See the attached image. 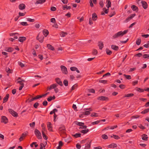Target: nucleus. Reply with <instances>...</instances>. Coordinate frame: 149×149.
Wrapping results in <instances>:
<instances>
[{"label": "nucleus", "instance_id": "obj_23", "mask_svg": "<svg viewBox=\"0 0 149 149\" xmlns=\"http://www.w3.org/2000/svg\"><path fill=\"white\" fill-rule=\"evenodd\" d=\"M13 50V49L11 47H6L5 49V51L9 52H12Z\"/></svg>", "mask_w": 149, "mask_h": 149}, {"label": "nucleus", "instance_id": "obj_59", "mask_svg": "<svg viewBox=\"0 0 149 149\" xmlns=\"http://www.w3.org/2000/svg\"><path fill=\"white\" fill-rule=\"evenodd\" d=\"M119 87L121 89H123L125 88V86L123 84H120L119 85Z\"/></svg>", "mask_w": 149, "mask_h": 149}, {"label": "nucleus", "instance_id": "obj_53", "mask_svg": "<svg viewBox=\"0 0 149 149\" xmlns=\"http://www.w3.org/2000/svg\"><path fill=\"white\" fill-rule=\"evenodd\" d=\"M50 22H51L53 23H56V21L54 18H52L50 19Z\"/></svg>", "mask_w": 149, "mask_h": 149}, {"label": "nucleus", "instance_id": "obj_12", "mask_svg": "<svg viewBox=\"0 0 149 149\" xmlns=\"http://www.w3.org/2000/svg\"><path fill=\"white\" fill-rule=\"evenodd\" d=\"M117 146V144L114 143H112L108 146V147L110 148H115Z\"/></svg>", "mask_w": 149, "mask_h": 149}, {"label": "nucleus", "instance_id": "obj_43", "mask_svg": "<svg viewBox=\"0 0 149 149\" xmlns=\"http://www.w3.org/2000/svg\"><path fill=\"white\" fill-rule=\"evenodd\" d=\"M100 121H101V120H97L96 121L92 122L91 123V124L92 125L97 124H98Z\"/></svg>", "mask_w": 149, "mask_h": 149}, {"label": "nucleus", "instance_id": "obj_34", "mask_svg": "<svg viewBox=\"0 0 149 149\" xmlns=\"http://www.w3.org/2000/svg\"><path fill=\"white\" fill-rule=\"evenodd\" d=\"M67 34V33L64 32H62L60 33V35L61 37H64Z\"/></svg>", "mask_w": 149, "mask_h": 149}, {"label": "nucleus", "instance_id": "obj_60", "mask_svg": "<svg viewBox=\"0 0 149 149\" xmlns=\"http://www.w3.org/2000/svg\"><path fill=\"white\" fill-rule=\"evenodd\" d=\"M35 122H33L32 123H30L29 125L31 127H34L35 125Z\"/></svg>", "mask_w": 149, "mask_h": 149}, {"label": "nucleus", "instance_id": "obj_35", "mask_svg": "<svg viewBox=\"0 0 149 149\" xmlns=\"http://www.w3.org/2000/svg\"><path fill=\"white\" fill-rule=\"evenodd\" d=\"M149 112V108L141 112V113L142 114H145Z\"/></svg>", "mask_w": 149, "mask_h": 149}, {"label": "nucleus", "instance_id": "obj_14", "mask_svg": "<svg viewBox=\"0 0 149 149\" xmlns=\"http://www.w3.org/2000/svg\"><path fill=\"white\" fill-rule=\"evenodd\" d=\"M9 94H7L6 96L3 98V103H4L7 102L9 98Z\"/></svg>", "mask_w": 149, "mask_h": 149}, {"label": "nucleus", "instance_id": "obj_50", "mask_svg": "<svg viewBox=\"0 0 149 149\" xmlns=\"http://www.w3.org/2000/svg\"><path fill=\"white\" fill-rule=\"evenodd\" d=\"M27 20L29 22H33L35 21V19L30 18H28L27 19Z\"/></svg>", "mask_w": 149, "mask_h": 149}, {"label": "nucleus", "instance_id": "obj_28", "mask_svg": "<svg viewBox=\"0 0 149 149\" xmlns=\"http://www.w3.org/2000/svg\"><path fill=\"white\" fill-rule=\"evenodd\" d=\"M47 46L49 49L51 50H54V47L52 45L49 44H47Z\"/></svg>", "mask_w": 149, "mask_h": 149}, {"label": "nucleus", "instance_id": "obj_61", "mask_svg": "<svg viewBox=\"0 0 149 149\" xmlns=\"http://www.w3.org/2000/svg\"><path fill=\"white\" fill-rule=\"evenodd\" d=\"M18 64L22 67H23L24 66V64L21 62L19 61L18 62Z\"/></svg>", "mask_w": 149, "mask_h": 149}, {"label": "nucleus", "instance_id": "obj_32", "mask_svg": "<svg viewBox=\"0 0 149 149\" xmlns=\"http://www.w3.org/2000/svg\"><path fill=\"white\" fill-rule=\"evenodd\" d=\"M75 124L76 125L81 126H83L84 124V123H83L80 122L78 121H76Z\"/></svg>", "mask_w": 149, "mask_h": 149}, {"label": "nucleus", "instance_id": "obj_51", "mask_svg": "<svg viewBox=\"0 0 149 149\" xmlns=\"http://www.w3.org/2000/svg\"><path fill=\"white\" fill-rule=\"evenodd\" d=\"M97 53V51L96 49H94L92 52V54L94 55H96Z\"/></svg>", "mask_w": 149, "mask_h": 149}, {"label": "nucleus", "instance_id": "obj_29", "mask_svg": "<svg viewBox=\"0 0 149 149\" xmlns=\"http://www.w3.org/2000/svg\"><path fill=\"white\" fill-rule=\"evenodd\" d=\"M89 131L88 129L82 130L80 132L84 134L87 133Z\"/></svg>", "mask_w": 149, "mask_h": 149}, {"label": "nucleus", "instance_id": "obj_37", "mask_svg": "<svg viewBox=\"0 0 149 149\" xmlns=\"http://www.w3.org/2000/svg\"><path fill=\"white\" fill-rule=\"evenodd\" d=\"M38 36H37V38L38 39V40H39V42L41 43L43 41L44 37L42 36L40 38H38Z\"/></svg>", "mask_w": 149, "mask_h": 149}, {"label": "nucleus", "instance_id": "obj_56", "mask_svg": "<svg viewBox=\"0 0 149 149\" xmlns=\"http://www.w3.org/2000/svg\"><path fill=\"white\" fill-rule=\"evenodd\" d=\"M139 127L142 130H144L145 129V127L143 126L142 125L140 124L139 126Z\"/></svg>", "mask_w": 149, "mask_h": 149}, {"label": "nucleus", "instance_id": "obj_41", "mask_svg": "<svg viewBox=\"0 0 149 149\" xmlns=\"http://www.w3.org/2000/svg\"><path fill=\"white\" fill-rule=\"evenodd\" d=\"M83 114L85 115H88L90 114V112L89 111H86L85 112H83Z\"/></svg>", "mask_w": 149, "mask_h": 149}, {"label": "nucleus", "instance_id": "obj_44", "mask_svg": "<svg viewBox=\"0 0 149 149\" xmlns=\"http://www.w3.org/2000/svg\"><path fill=\"white\" fill-rule=\"evenodd\" d=\"M81 136V134L80 133H76L74 135V136L76 138L80 137Z\"/></svg>", "mask_w": 149, "mask_h": 149}, {"label": "nucleus", "instance_id": "obj_25", "mask_svg": "<svg viewBox=\"0 0 149 149\" xmlns=\"http://www.w3.org/2000/svg\"><path fill=\"white\" fill-rule=\"evenodd\" d=\"M134 95V94L133 93H129V94H127L125 95H124V96L123 97H132Z\"/></svg>", "mask_w": 149, "mask_h": 149}, {"label": "nucleus", "instance_id": "obj_10", "mask_svg": "<svg viewBox=\"0 0 149 149\" xmlns=\"http://www.w3.org/2000/svg\"><path fill=\"white\" fill-rule=\"evenodd\" d=\"M55 80L57 83L59 84L61 86H63L62 82L61 81L60 79L57 78L55 79Z\"/></svg>", "mask_w": 149, "mask_h": 149}, {"label": "nucleus", "instance_id": "obj_27", "mask_svg": "<svg viewBox=\"0 0 149 149\" xmlns=\"http://www.w3.org/2000/svg\"><path fill=\"white\" fill-rule=\"evenodd\" d=\"M63 143L62 141H60L58 143V146L57 148V149H61V147L63 146Z\"/></svg>", "mask_w": 149, "mask_h": 149}, {"label": "nucleus", "instance_id": "obj_3", "mask_svg": "<svg viewBox=\"0 0 149 149\" xmlns=\"http://www.w3.org/2000/svg\"><path fill=\"white\" fill-rule=\"evenodd\" d=\"M34 133L35 135L38 139H42V136L41 132L38 129H36L35 130Z\"/></svg>", "mask_w": 149, "mask_h": 149}, {"label": "nucleus", "instance_id": "obj_4", "mask_svg": "<svg viewBox=\"0 0 149 149\" xmlns=\"http://www.w3.org/2000/svg\"><path fill=\"white\" fill-rule=\"evenodd\" d=\"M61 70L63 74H68V72L66 68L64 65H61L60 66Z\"/></svg>", "mask_w": 149, "mask_h": 149}, {"label": "nucleus", "instance_id": "obj_7", "mask_svg": "<svg viewBox=\"0 0 149 149\" xmlns=\"http://www.w3.org/2000/svg\"><path fill=\"white\" fill-rule=\"evenodd\" d=\"M91 141H88L85 144V146L84 149H89L91 147Z\"/></svg>", "mask_w": 149, "mask_h": 149}, {"label": "nucleus", "instance_id": "obj_63", "mask_svg": "<svg viewBox=\"0 0 149 149\" xmlns=\"http://www.w3.org/2000/svg\"><path fill=\"white\" fill-rule=\"evenodd\" d=\"M131 19V18L129 16L126 18V19L125 20V22H129Z\"/></svg>", "mask_w": 149, "mask_h": 149}, {"label": "nucleus", "instance_id": "obj_13", "mask_svg": "<svg viewBox=\"0 0 149 149\" xmlns=\"http://www.w3.org/2000/svg\"><path fill=\"white\" fill-rule=\"evenodd\" d=\"M98 46L99 47L100 49H102L104 47V45L102 42H99L98 43Z\"/></svg>", "mask_w": 149, "mask_h": 149}, {"label": "nucleus", "instance_id": "obj_9", "mask_svg": "<svg viewBox=\"0 0 149 149\" xmlns=\"http://www.w3.org/2000/svg\"><path fill=\"white\" fill-rule=\"evenodd\" d=\"M97 99L100 100H108V98L106 97L100 96L98 97Z\"/></svg>", "mask_w": 149, "mask_h": 149}, {"label": "nucleus", "instance_id": "obj_16", "mask_svg": "<svg viewBox=\"0 0 149 149\" xmlns=\"http://www.w3.org/2000/svg\"><path fill=\"white\" fill-rule=\"evenodd\" d=\"M97 18V15L95 13H93L92 15V19L93 20L95 21Z\"/></svg>", "mask_w": 149, "mask_h": 149}, {"label": "nucleus", "instance_id": "obj_6", "mask_svg": "<svg viewBox=\"0 0 149 149\" xmlns=\"http://www.w3.org/2000/svg\"><path fill=\"white\" fill-rule=\"evenodd\" d=\"M1 122L5 124H6L8 122V120L5 116H2L1 118Z\"/></svg>", "mask_w": 149, "mask_h": 149}, {"label": "nucleus", "instance_id": "obj_36", "mask_svg": "<svg viewBox=\"0 0 149 149\" xmlns=\"http://www.w3.org/2000/svg\"><path fill=\"white\" fill-rule=\"evenodd\" d=\"M111 137H113L116 139H120V137L118 135L113 134L111 136Z\"/></svg>", "mask_w": 149, "mask_h": 149}, {"label": "nucleus", "instance_id": "obj_38", "mask_svg": "<svg viewBox=\"0 0 149 149\" xmlns=\"http://www.w3.org/2000/svg\"><path fill=\"white\" fill-rule=\"evenodd\" d=\"M42 136L45 139H47V136L45 134V133H44V132L43 131H42Z\"/></svg>", "mask_w": 149, "mask_h": 149}, {"label": "nucleus", "instance_id": "obj_48", "mask_svg": "<svg viewBox=\"0 0 149 149\" xmlns=\"http://www.w3.org/2000/svg\"><path fill=\"white\" fill-rule=\"evenodd\" d=\"M136 90L137 91H139L140 92H143L144 91V89L143 90V89H141L140 88H137Z\"/></svg>", "mask_w": 149, "mask_h": 149}, {"label": "nucleus", "instance_id": "obj_18", "mask_svg": "<svg viewBox=\"0 0 149 149\" xmlns=\"http://www.w3.org/2000/svg\"><path fill=\"white\" fill-rule=\"evenodd\" d=\"M57 86V85L56 84H53L50 86L49 89L50 90L52 89H54Z\"/></svg>", "mask_w": 149, "mask_h": 149}, {"label": "nucleus", "instance_id": "obj_17", "mask_svg": "<svg viewBox=\"0 0 149 149\" xmlns=\"http://www.w3.org/2000/svg\"><path fill=\"white\" fill-rule=\"evenodd\" d=\"M111 47L115 51H117L119 49L118 47L116 45H112L111 46Z\"/></svg>", "mask_w": 149, "mask_h": 149}, {"label": "nucleus", "instance_id": "obj_1", "mask_svg": "<svg viewBox=\"0 0 149 149\" xmlns=\"http://www.w3.org/2000/svg\"><path fill=\"white\" fill-rule=\"evenodd\" d=\"M128 32V30H125L123 31H120L115 33L113 36V39H115L119 37H121L126 34Z\"/></svg>", "mask_w": 149, "mask_h": 149}, {"label": "nucleus", "instance_id": "obj_8", "mask_svg": "<svg viewBox=\"0 0 149 149\" xmlns=\"http://www.w3.org/2000/svg\"><path fill=\"white\" fill-rule=\"evenodd\" d=\"M47 126L48 130L50 131H52V124L50 122H48L47 123Z\"/></svg>", "mask_w": 149, "mask_h": 149}, {"label": "nucleus", "instance_id": "obj_49", "mask_svg": "<svg viewBox=\"0 0 149 149\" xmlns=\"http://www.w3.org/2000/svg\"><path fill=\"white\" fill-rule=\"evenodd\" d=\"M143 56L144 58H149V54H144Z\"/></svg>", "mask_w": 149, "mask_h": 149}, {"label": "nucleus", "instance_id": "obj_45", "mask_svg": "<svg viewBox=\"0 0 149 149\" xmlns=\"http://www.w3.org/2000/svg\"><path fill=\"white\" fill-rule=\"evenodd\" d=\"M26 13L24 12V13H21L19 12V16H24L26 14Z\"/></svg>", "mask_w": 149, "mask_h": 149}, {"label": "nucleus", "instance_id": "obj_54", "mask_svg": "<svg viewBox=\"0 0 149 149\" xmlns=\"http://www.w3.org/2000/svg\"><path fill=\"white\" fill-rule=\"evenodd\" d=\"M70 69L72 71H75L77 70V68L74 67H71L70 68Z\"/></svg>", "mask_w": 149, "mask_h": 149}, {"label": "nucleus", "instance_id": "obj_57", "mask_svg": "<svg viewBox=\"0 0 149 149\" xmlns=\"http://www.w3.org/2000/svg\"><path fill=\"white\" fill-rule=\"evenodd\" d=\"M117 125H114L113 126H112L111 127L109 126L110 129L111 130H113L115 128H116L117 127Z\"/></svg>", "mask_w": 149, "mask_h": 149}, {"label": "nucleus", "instance_id": "obj_42", "mask_svg": "<svg viewBox=\"0 0 149 149\" xmlns=\"http://www.w3.org/2000/svg\"><path fill=\"white\" fill-rule=\"evenodd\" d=\"M141 42V40L140 39L138 38L136 41V44L137 45H139L140 44Z\"/></svg>", "mask_w": 149, "mask_h": 149}, {"label": "nucleus", "instance_id": "obj_21", "mask_svg": "<svg viewBox=\"0 0 149 149\" xmlns=\"http://www.w3.org/2000/svg\"><path fill=\"white\" fill-rule=\"evenodd\" d=\"M26 38L25 37H20L19 38L18 40L20 42H23L26 40Z\"/></svg>", "mask_w": 149, "mask_h": 149}, {"label": "nucleus", "instance_id": "obj_24", "mask_svg": "<svg viewBox=\"0 0 149 149\" xmlns=\"http://www.w3.org/2000/svg\"><path fill=\"white\" fill-rule=\"evenodd\" d=\"M132 10L134 11H137L138 10V8L137 7L134 5H133L131 7Z\"/></svg>", "mask_w": 149, "mask_h": 149}, {"label": "nucleus", "instance_id": "obj_30", "mask_svg": "<svg viewBox=\"0 0 149 149\" xmlns=\"http://www.w3.org/2000/svg\"><path fill=\"white\" fill-rule=\"evenodd\" d=\"M91 117H98L99 115L97 113H93L91 114Z\"/></svg>", "mask_w": 149, "mask_h": 149}, {"label": "nucleus", "instance_id": "obj_33", "mask_svg": "<svg viewBox=\"0 0 149 149\" xmlns=\"http://www.w3.org/2000/svg\"><path fill=\"white\" fill-rule=\"evenodd\" d=\"M106 51L107 54L108 55H110L112 53V52L107 48L106 49Z\"/></svg>", "mask_w": 149, "mask_h": 149}, {"label": "nucleus", "instance_id": "obj_19", "mask_svg": "<svg viewBox=\"0 0 149 149\" xmlns=\"http://www.w3.org/2000/svg\"><path fill=\"white\" fill-rule=\"evenodd\" d=\"M43 35L45 37H46L49 34V32L47 29H45L42 31Z\"/></svg>", "mask_w": 149, "mask_h": 149}, {"label": "nucleus", "instance_id": "obj_40", "mask_svg": "<svg viewBox=\"0 0 149 149\" xmlns=\"http://www.w3.org/2000/svg\"><path fill=\"white\" fill-rule=\"evenodd\" d=\"M63 83L64 85L65 86H67L68 85V81L67 80H64Z\"/></svg>", "mask_w": 149, "mask_h": 149}, {"label": "nucleus", "instance_id": "obj_11", "mask_svg": "<svg viewBox=\"0 0 149 149\" xmlns=\"http://www.w3.org/2000/svg\"><path fill=\"white\" fill-rule=\"evenodd\" d=\"M26 6L24 3H21L19 6V8L20 10H23L25 9Z\"/></svg>", "mask_w": 149, "mask_h": 149}, {"label": "nucleus", "instance_id": "obj_46", "mask_svg": "<svg viewBox=\"0 0 149 149\" xmlns=\"http://www.w3.org/2000/svg\"><path fill=\"white\" fill-rule=\"evenodd\" d=\"M107 80H100L99 81V82L104 84L107 83Z\"/></svg>", "mask_w": 149, "mask_h": 149}, {"label": "nucleus", "instance_id": "obj_15", "mask_svg": "<svg viewBox=\"0 0 149 149\" xmlns=\"http://www.w3.org/2000/svg\"><path fill=\"white\" fill-rule=\"evenodd\" d=\"M45 1V0H36V1L35 2V4H42L44 3Z\"/></svg>", "mask_w": 149, "mask_h": 149}, {"label": "nucleus", "instance_id": "obj_31", "mask_svg": "<svg viewBox=\"0 0 149 149\" xmlns=\"http://www.w3.org/2000/svg\"><path fill=\"white\" fill-rule=\"evenodd\" d=\"M63 10H65V9H71V7L70 6H68L67 5L63 6Z\"/></svg>", "mask_w": 149, "mask_h": 149}, {"label": "nucleus", "instance_id": "obj_52", "mask_svg": "<svg viewBox=\"0 0 149 149\" xmlns=\"http://www.w3.org/2000/svg\"><path fill=\"white\" fill-rule=\"evenodd\" d=\"M20 24L23 26H27L28 24L26 22H21Z\"/></svg>", "mask_w": 149, "mask_h": 149}, {"label": "nucleus", "instance_id": "obj_64", "mask_svg": "<svg viewBox=\"0 0 149 149\" xmlns=\"http://www.w3.org/2000/svg\"><path fill=\"white\" fill-rule=\"evenodd\" d=\"M138 81H133L132 83V84L133 86H135L136 84H138Z\"/></svg>", "mask_w": 149, "mask_h": 149}, {"label": "nucleus", "instance_id": "obj_47", "mask_svg": "<svg viewBox=\"0 0 149 149\" xmlns=\"http://www.w3.org/2000/svg\"><path fill=\"white\" fill-rule=\"evenodd\" d=\"M124 76H125L127 79H131V76L130 75L124 74Z\"/></svg>", "mask_w": 149, "mask_h": 149}, {"label": "nucleus", "instance_id": "obj_58", "mask_svg": "<svg viewBox=\"0 0 149 149\" xmlns=\"http://www.w3.org/2000/svg\"><path fill=\"white\" fill-rule=\"evenodd\" d=\"M99 4L101 7H103L104 6V3L103 1H101L99 3Z\"/></svg>", "mask_w": 149, "mask_h": 149}, {"label": "nucleus", "instance_id": "obj_20", "mask_svg": "<svg viewBox=\"0 0 149 149\" xmlns=\"http://www.w3.org/2000/svg\"><path fill=\"white\" fill-rule=\"evenodd\" d=\"M59 130L60 131L64 133L65 130V127L64 126H61L59 128Z\"/></svg>", "mask_w": 149, "mask_h": 149}, {"label": "nucleus", "instance_id": "obj_55", "mask_svg": "<svg viewBox=\"0 0 149 149\" xmlns=\"http://www.w3.org/2000/svg\"><path fill=\"white\" fill-rule=\"evenodd\" d=\"M77 87V84H74L72 87L71 88V90H73L76 89Z\"/></svg>", "mask_w": 149, "mask_h": 149}, {"label": "nucleus", "instance_id": "obj_39", "mask_svg": "<svg viewBox=\"0 0 149 149\" xmlns=\"http://www.w3.org/2000/svg\"><path fill=\"white\" fill-rule=\"evenodd\" d=\"M102 137L104 139H107L108 138L107 136L105 134L102 135Z\"/></svg>", "mask_w": 149, "mask_h": 149}, {"label": "nucleus", "instance_id": "obj_26", "mask_svg": "<svg viewBox=\"0 0 149 149\" xmlns=\"http://www.w3.org/2000/svg\"><path fill=\"white\" fill-rule=\"evenodd\" d=\"M107 4L106 5V6L109 8L111 7V3L110 0H107Z\"/></svg>", "mask_w": 149, "mask_h": 149}, {"label": "nucleus", "instance_id": "obj_22", "mask_svg": "<svg viewBox=\"0 0 149 149\" xmlns=\"http://www.w3.org/2000/svg\"><path fill=\"white\" fill-rule=\"evenodd\" d=\"M148 137L147 135L143 134L142 135V140L146 141L148 140Z\"/></svg>", "mask_w": 149, "mask_h": 149}, {"label": "nucleus", "instance_id": "obj_62", "mask_svg": "<svg viewBox=\"0 0 149 149\" xmlns=\"http://www.w3.org/2000/svg\"><path fill=\"white\" fill-rule=\"evenodd\" d=\"M143 46L146 48H148L149 47V41L148 42V43L144 45Z\"/></svg>", "mask_w": 149, "mask_h": 149}, {"label": "nucleus", "instance_id": "obj_5", "mask_svg": "<svg viewBox=\"0 0 149 149\" xmlns=\"http://www.w3.org/2000/svg\"><path fill=\"white\" fill-rule=\"evenodd\" d=\"M8 110L10 113L13 116L17 117L18 116V115L17 113L12 109H9Z\"/></svg>", "mask_w": 149, "mask_h": 149}, {"label": "nucleus", "instance_id": "obj_2", "mask_svg": "<svg viewBox=\"0 0 149 149\" xmlns=\"http://www.w3.org/2000/svg\"><path fill=\"white\" fill-rule=\"evenodd\" d=\"M136 3L140 6H141V4L142 7L144 9H146L148 8L147 4L145 1H141V0H138L136 1Z\"/></svg>", "mask_w": 149, "mask_h": 149}]
</instances>
